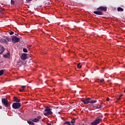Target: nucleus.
I'll return each instance as SVG.
<instances>
[{
  "instance_id": "nucleus-2",
  "label": "nucleus",
  "mask_w": 125,
  "mask_h": 125,
  "mask_svg": "<svg viewBox=\"0 0 125 125\" xmlns=\"http://www.w3.org/2000/svg\"><path fill=\"white\" fill-rule=\"evenodd\" d=\"M52 109L49 108H45L43 111V115L44 116H49L50 115H52L53 112L51 111Z\"/></svg>"
},
{
  "instance_id": "nucleus-11",
  "label": "nucleus",
  "mask_w": 125,
  "mask_h": 125,
  "mask_svg": "<svg viewBox=\"0 0 125 125\" xmlns=\"http://www.w3.org/2000/svg\"><path fill=\"white\" fill-rule=\"evenodd\" d=\"M13 100L14 102H20L21 101L19 98L15 96L13 97Z\"/></svg>"
},
{
  "instance_id": "nucleus-15",
  "label": "nucleus",
  "mask_w": 125,
  "mask_h": 125,
  "mask_svg": "<svg viewBox=\"0 0 125 125\" xmlns=\"http://www.w3.org/2000/svg\"><path fill=\"white\" fill-rule=\"evenodd\" d=\"M63 125H75L74 124L71 125V122L70 121H66Z\"/></svg>"
},
{
  "instance_id": "nucleus-27",
  "label": "nucleus",
  "mask_w": 125,
  "mask_h": 125,
  "mask_svg": "<svg viewBox=\"0 0 125 125\" xmlns=\"http://www.w3.org/2000/svg\"><path fill=\"white\" fill-rule=\"evenodd\" d=\"M21 88L22 89H23V90H25V88H26V86L25 85L21 86Z\"/></svg>"
},
{
  "instance_id": "nucleus-28",
  "label": "nucleus",
  "mask_w": 125,
  "mask_h": 125,
  "mask_svg": "<svg viewBox=\"0 0 125 125\" xmlns=\"http://www.w3.org/2000/svg\"><path fill=\"white\" fill-rule=\"evenodd\" d=\"M13 34H14V32L13 31H10L9 35H10V36H12V35H13Z\"/></svg>"
},
{
  "instance_id": "nucleus-24",
  "label": "nucleus",
  "mask_w": 125,
  "mask_h": 125,
  "mask_svg": "<svg viewBox=\"0 0 125 125\" xmlns=\"http://www.w3.org/2000/svg\"><path fill=\"white\" fill-rule=\"evenodd\" d=\"M99 81L100 83H104V81L105 80H104V79H99Z\"/></svg>"
},
{
  "instance_id": "nucleus-32",
  "label": "nucleus",
  "mask_w": 125,
  "mask_h": 125,
  "mask_svg": "<svg viewBox=\"0 0 125 125\" xmlns=\"http://www.w3.org/2000/svg\"><path fill=\"white\" fill-rule=\"evenodd\" d=\"M109 98H107V99H106V101H109Z\"/></svg>"
},
{
  "instance_id": "nucleus-17",
  "label": "nucleus",
  "mask_w": 125,
  "mask_h": 125,
  "mask_svg": "<svg viewBox=\"0 0 125 125\" xmlns=\"http://www.w3.org/2000/svg\"><path fill=\"white\" fill-rule=\"evenodd\" d=\"M71 124H72L74 125V124H75V123H76V119L75 118H73L71 122H70Z\"/></svg>"
},
{
  "instance_id": "nucleus-13",
  "label": "nucleus",
  "mask_w": 125,
  "mask_h": 125,
  "mask_svg": "<svg viewBox=\"0 0 125 125\" xmlns=\"http://www.w3.org/2000/svg\"><path fill=\"white\" fill-rule=\"evenodd\" d=\"M97 102V101H96V100H92L91 98H90L89 103H90V104H94V103H96Z\"/></svg>"
},
{
  "instance_id": "nucleus-37",
  "label": "nucleus",
  "mask_w": 125,
  "mask_h": 125,
  "mask_svg": "<svg viewBox=\"0 0 125 125\" xmlns=\"http://www.w3.org/2000/svg\"><path fill=\"white\" fill-rule=\"evenodd\" d=\"M31 0H28L29 1H31Z\"/></svg>"
},
{
  "instance_id": "nucleus-22",
  "label": "nucleus",
  "mask_w": 125,
  "mask_h": 125,
  "mask_svg": "<svg viewBox=\"0 0 125 125\" xmlns=\"http://www.w3.org/2000/svg\"><path fill=\"white\" fill-rule=\"evenodd\" d=\"M77 68H78L79 69H81V68H82V65H81V63H78Z\"/></svg>"
},
{
  "instance_id": "nucleus-16",
  "label": "nucleus",
  "mask_w": 125,
  "mask_h": 125,
  "mask_svg": "<svg viewBox=\"0 0 125 125\" xmlns=\"http://www.w3.org/2000/svg\"><path fill=\"white\" fill-rule=\"evenodd\" d=\"M117 11H118L119 12H121V11H124V9H123V8L119 7L117 8Z\"/></svg>"
},
{
  "instance_id": "nucleus-34",
  "label": "nucleus",
  "mask_w": 125,
  "mask_h": 125,
  "mask_svg": "<svg viewBox=\"0 0 125 125\" xmlns=\"http://www.w3.org/2000/svg\"><path fill=\"white\" fill-rule=\"evenodd\" d=\"M1 108H2V106L0 105V109H1Z\"/></svg>"
},
{
  "instance_id": "nucleus-14",
  "label": "nucleus",
  "mask_w": 125,
  "mask_h": 125,
  "mask_svg": "<svg viewBox=\"0 0 125 125\" xmlns=\"http://www.w3.org/2000/svg\"><path fill=\"white\" fill-rule=\"evenodd\" d=\"M102 107H103V106H102V105H99V106H94V108L95 109H101V108H102Z\"/></svg>"
},
{
  "instance_id": "nucleus-10",
  "label": "nucleus",
  "mask_w": 125,
  "mask_h": 125,
  "mask_svg": "<svg viewBox=\"0 0 125 125\" xmlns=\"http://www.w3.org/2000/svg\"><path fill=\"white\" fill-rule=\"evenodd\" d=\"M94 14H96L97 15H103V12L97 10V11H95L94 12Z\"/></svg>"
},
{
  "instance_id": "nucleus-35",
  "label": "nucleus",
  "mask_w": 125,
  "mask_h": 125,
  "mask_svg": "<svg viewBox=\"0 0 125 125\" xmlns=\"http://www.w3.org/2000/svg\"><path fill=\"white\" fill-rule=\"evenodd\" d=\"M58 114H60L61 113L60 112H58Z\"/></svg>"
},
{
  "instance_id": "nucleus-21",
  "label": "nucleus",
  "mask_w": 125,
  "mask_h": 125,
  "mask_svg": "<svg viewBox=\"0 0 125 125\" xmlns=\"http://www.w3.org/2000/svg\"><path fill=\"white\" fill-rule=\"evenodd\" d=\"M27 123L31 125H35V123L32 121H27Z\"/></svg>"
},
{
  "instance_id": "nucleus-23",
  "label": "nucleus",
  "mask_w": 125,
  "mask_h": 125,
  "mask_svg": "<svg viewBox=\"0 0 125 125\" xmlns=\"http://www.w3.org/2000/svg\"><path fill=\"white\" fill-rule=\"evenodd\" d=\"M4 72V70H0V76H2L3 75V72Z\"/></svg>"
},
{
  "instance_id": "nucleus-12",
  "label": "nucleus",
  "mask_w": 125,
  "mask_h": 125,
  "mask_svg": "<svg viewBox=\"0 0 125 125\" xmlns=\"http://www.w3.org/2000/svg\"><path fill=\"white\" fill-rule=\"evenodd\" d=\"M5 50V49H4V47H3V46H0V52L1 53V54H2V53H3V52H4V51Z\"/></svg>"
},
{
  "instance_id": "nucleus-38",
  "label": "nucleus",
  "mask_w": 125,
  "mask_h": 125,
  "mask_svg": "<svg viewBox=\"0 0 125 125\" xmlns=\"http://www.w3.org/2000/svg\"><path fill=\"white\" fill-rule=\"evenodd\" d=\"M0 54H1V53L0 52Z\"/></svg>"
},
{
  "instance_id": "nucleus-19",
  "label": "nucleus",
  "mask_w": 125,
  "mask_h": 125,
  "mask_svg": "<svg viewBox=\"0 0 125 125\" xmlns=\"http://www.w3.org/2000/svg\"><path fill=\"white\" fill-rule=\"evenodd\" d=\"M124 96V95L121 94L119 96V98H117V101H120V100H121V98H122V97Z\"/></svg>"
},
{
  "instance_id": "nucleus-6",
  "label": "nucleus",
  "mask_w": 125,
  "mask_h": 125,
  "mask_svg": "<svg viewBox=\"0 0 125 125\" xmlns=\"http://www.w3.org/2000/svg\"><path fill=\"white\" fill-rule=\"evenodd\" d=\"M97 10H99V11H107V7L100 6L97 8Z\"/></svg>"
},
{
  "instance_id": "nucleus-26",
  "label": "nucleus",
  "mask_w": 125,
  "mask_h": 125,
  "mask_svg": "<svg viewBox=\"0 0 125 125\" xmlns=\"http://www.w3.org/2000/svg\"><path fill=\"white\" fill-rule=\"evenodd\" d=\"M23 52L27 53V52H28V50H27V49H26V48H23Z\"/></svg>"
},
{
  "instance_id": "nucleus-25",
  "label": "nucleus",
  "mask_w": 125,
  "mask_h": 125,
  "mask_svg": "<svg viewBox=\"0 0 125 125\" xmlns=\"http://www.w3.org/2000/svg\"><path fill=\"white\" fill-rule=\"evenodd\" d=\"M11 4L13 5L15 4V1H14L13 0H11Z\"/></svg>"
},
{
  "instance_id": "nucleus-7",
  "label": "nucleus",
  "mask_w": 125,
  "mask_h": 125,
  "mask_svg": "<svg viewBox=\"0 0 125 125\" xmlns=\"http://www.w3.org/2000/svg\"><path fill=\"white\" fill-rule=\"evenodd\" d=\"M41 119L42 116H38L37 118L33 119L32 120V122H33V123H38V122H40V120H41Z\"/></svg>"
},
{
  "instance_id": "nucleus-20",
  "label": "nucleus",
  "mask_w": 125,
  "mask_h": 125,
  "mask_svg": "<svg viewBox=\"0 0 125 125\" xmlns=\"http://www.w3.org/2000/svg\"><path fill=\"white\" fill-rule=\"evenodd\" d=\"M6 39L7 42H11V41H12V38H9L8 37H6Z\"/></svg>"
},
{
  "instance_id": "nucleus-8",
  "label": "nucleus",
  "mask_w": 125,
  "mask_h": 125,
  "mask_svg": "<svg viewBox=\"0 0 125 125\" xmlns=\"http://www.w3.org/2000/svg\"><path fill=\"white\" fill-rule=\"evenodd\" d=\"M27 55H28V54L26 53L22 54L21 56V60H26V59H28V57Z\"/></svg>"
},
{
  "instance_id": "nucleus-3",
  "label": "nucleus",
  "mask_w": 125,
  "mask_h": 125,
  "mask_svg": "<svg viewBox=\"0 0 125 125\" xmlns=\"http://www.w3.org/2000/svg\"><path fill=\"white\" fill-rule=\"evenodd\" d=\"M21 107V103H14L12 104V108L13 109H20Z\"/></svg>"
},
{
  "instance_id": "nucleus-18",
  "label": "nucleus",
  "mask_w": 125,
  "mask_h": 125,
  "mask_svg": "<svg viewBox=\"0 0 125 125\" xmlns=\"http://www.w3.org/2000/svg\"><path fill=\"white\" fill-rule=\"evenodd\" d=\"M9 57H10L9 53H7L3 56V57H4L5 58H9Z\"/></svg>"
},
{
  "instance_id": "nucleus-33",
  "label": "nucleus",
  "mask_w": 125,
  "mask_h": 125,
  "mask_svg": "<svg viewBox=\"0 0 125 125\" xmlns=\"http://www.w3.org/2000/svg\"><path fill=\"white\" fill-rule=\"evenodd\" d=\"M47 125H51V124H50V123H47Z\"/></svg>"
},
{
  "instance_id": "nucleus-5",
  "label": "nucleus",
  "mask_w": 125,
  "mask_h": 125,
  "mask_svg": "<svg viewBox=\"0 0 125 125\" xmlns=\"http://www.w3.org/2000/svg\"><path fill=\"white\" fill-rule=\"evenodd\" d=\"M2 103L3 104L4 106L5 107H8L9 106L10 104L9 103H8V101L6 100L5 98L2 99Z\"/></svg>"
},
{
  "instance_id": "nucleus-31",
  "label": "nucleus",
  "mask_w": 125,
  "mask_h": 125,
  "mask_svg": "<svg viewBox=\"0 0 125 125\" xmlns=\"http://www.w3.org/2000/svg\"><path fill=\"white\" fill-rule=\"evenodd\" d=\"M15 36H17V37H18V36H19L18 34H17V33H15Z\"/></svg>"
},
{
  "instance_id": "nucleus-9",
  "label": "nucleus",
  "mask_w": 125,
  "mask_h": 125,
  "mask_svg": "<svg viewBox=\"0 0 125 125\" xmlns=\"http://www.w3.org/2000/svg\"><path fill=\"white\" fill-rule=\"evenodd\" d=\"M90 100V98L85 99L82 100V102H83L84 104H88L89 103Z\"/></svg>"
},
{
  "instance_id": "nucleus-4",
  "label": "nucleus",
  "mask_w": 125,
  "mask_h": 125,
  "mask_svg": "<svg viewBox=\"0 0 125 125\" xmlns=\"http://www.w3.org/2000/svg\"><path fill=\"white\" fill-rule=\"evenodd\" d=\"M12 42L13 43H16V42H20V38H17L15 36H12Z\"/></svg>"
},
{
  "instance_id": "nucleus-1",
  "label": "nucleus",
  "mask_w": 125,
  "mask_h": 125,
  "mask_svg": "<svg viewBox=\"0 0 125 125\" xmlns=\"http://www.w3.org/2000/svg\"><path fill=\"white\" fill-rule=\"evenodd\" d=\"M102 118H103V116L102 115H99L97 118L93 122L91 123L92 125H97L99 124H100L102 122Z\"/></svg>"
},
{
  "instance_id": "nucleus-29",
  "label": "nucleus",
  "mask_w": 125,
  "mask_h": 125,
  "mask_svg": "<svg viewBox=\"0 0 125 125\" xmlns=\"http://www.w3.org/2000/svg\"><path fill=\"white\" fill-rule=\"evenodd\" d=\"M19 91H20V92H24V89H20Z\"/></svg>"
},
{
  "instance_id": "nucleus-30",
  "label": "nucleus",
  "mask_w": 125,
  "mask_h": 125,
  "mask_svg": "<svg viewBox=\"0 0 125 125\" xmlns=\"http://www.w3.org/2000/svg\"><path fill=\"white\" fill-rule=\"evenodd\" d=\"M3 42H4V43H7V42H8V41H6V40H4V41H3Z\"/></svg>"
},
{
  "instance_id": "nucleus-36",
  "label": "nucleus",
  "mask_w": 125,
  "mask_h": 125,
  "mask_svg": "<svg viewBox=\"0 0 125 125\" xmlns=\"http://www.w3.org/2000/svg\"><path fill=\"white\" fill-rule=\"evenodd\" d=\"M48 4H50V3L48 2Z\"/></svg>"
}]
</instances>
